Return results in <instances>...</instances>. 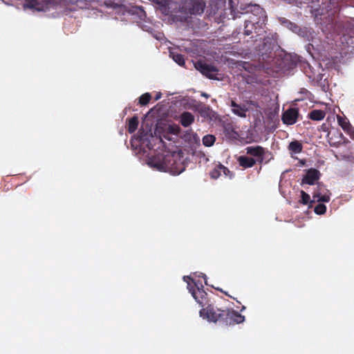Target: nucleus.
<instances>
[{
	"instance_id": "a878e982",
	"label": "nucleus",
	"mask_w": 354,
	"mask_h": 354,
	"mask_svg": "<svg viewBox=\"0 0 354 354\" xmlns=\"http://www.w3.org/2000/svg\"><path fill=\"white\" fill-rule=\"evenodd\" d=\"M282 22L288 23L290 26V28H295V29L298 28V26L295 24L292 23L286 19H284V21H283Z\"/></svg>"
},
{
	"instance_id": "412c9836",
	"label": "nucleus",
	"mask_w": 354,
	"mask_h": 354,
	"mask_svg": "<svg viewBox=\"0 0 354 354\" xmlns=\"http://www.w3.org/2000/svg\"><path fill=\"white\" fill-rule=\"evenodd\" d=\"M221 167V164L219 163L211 171H210V177L213 179H217L221 175L222 169L219 167Z\"/></svg>"
},
{
	"instance_id": "9b49d317",
	"label": "nucleus",
	"mask_w": 354,
	"mask_h": 354,
	"mask_svg": "<svg viewBox=\"0 0 354 354\" xmlns=\"http://www.w3.org/2000/svg\"><path fill=\"white\" fill-rule=\"evenodd\" d=\"M230 106L232 113L241 118H245L248 109L245 104H239L234 100H230Z\"/></svg>"
},
{
	"instance_id": "9d476101",
	"label": "nucleus",
	"mask_w": 354,
	"mask_h": 354,
	"mask_svg": "<svg viewBox=\"0 0 354 354\" xmlns=\"http://www.w3.org/2000/svg\"><path fill=\"white\" fill-rule=\"evenodd\" d=\"M317 188H318L317 191L313 194V201H311V203L315 202V201H317V202H322V203L329 202V201H330L329 191L326 189V192L324 194H322L324 186V185H322L320 183L318 184Z\"/></svg>"
},
{
	"instance_id": "ddd939ff",
	"label": "nucleus",
	"mask_w": 354,
	"mask_h": 354,
	"mask_svg": "<svg viewBox=\"0 0 354 354\" xmlns=\"http://www.w3.org/2000/svg\"><path fill=\"white\" fill-rule=\"evenodd\" d=\"M241 167L244 169L252 167L257 162L255 158L246 156H241L237 159Z\"/></svg>"
},
{
	"instance_id": "473e14b6",
	"label": "nucleus",
	"mask_w": 354,
	"mask_h": 354,
	"mask_svg": "<svg viewBox=\"0 0 354 354\" xmlns=\"http://www.w3.org/2000/svg\"><path fill=\"white\" fill-rule=\"evenodd\" d=\"M315 1H316V0H314ZM319 0H317V1H319Z\"/></svg>"
},
{
	"instance_id": "1a4fd4ad",
	"label": "nucleus",
	"mask_w": 354,
	"mask_h": 354,
	"mask_svg": "<svg viewBox=\"0 0 354 354\" xmlns=\"http://www.w3.org/2000/svg\"><path fill=\"white\" fill-rule=\"evenodd\" d=\"M320 171L315 168H310L306 171L305 176L301 180V185L306 184L313 185L320 178Z\"/></svg>"
},
{
	"instance_id": "bb28decb",
	"label": "nucleus",
	"mask_w": 354,
	"mask_h": 354,
	"mask_svg": "<svg viewBox=\"0 0 354 354\" xmlns=\"http://www.w3.org/2000/svg\"><path fill=\"white\" fill-rule=\"evenodd\" d=\"M160 97H161V93H158V94L156 95V97H155V100H159V99L160 98Z\"/></svg>"
},
{
	"instance_id": "b1692460",
	"label": "nucleus",
	"mask_w": 354,
	"mask_h": 354,
	"mask_svg": "<svg viewBox=\"0 0 354 354\" xmlns=\"http://www.w3.org/2000/svg\"><path fill=\"white\" fill-rule=\"evenodd\" d=\"M326 211V207L325 205L322 203L317 204L314 209V212L315 214L318 215L324 214Z\"/></svg>"
},
{
	"instance_id": "7c9ffc66",
	"label": "nucleus",
	"mask_w": 354,
	"mask_h": 354,
	"mask_svg": "<svg viewBox=\"0 0 354 354\" xmlns=\"http://www.w3.org/2000/svg\"><path fill=\"white\" fill-rule=\"evenodd\" d=\"M245 308H245V306H241V310H245Z\"/></svg>"
},
{
	"instance_id": "f3484780",
	"label": "nucleus",
	"mask_w": 354,
	"mask_h": 354,
	"mask_svg": "<svg viewBox=\"0 0 354 354\" xmlns=\"http://www.w3.org/2000/svg\"><path fill=\"white\" fill-rule=\"evenodd\" d=\"M288 149L291 153L297 154L302 151L303 145L299 141L294 140L289 143Z\"/></svg>"
},
{
	"instance_id": "f8f14e48",
	"label": "nucleus",
	"mask_w": 354,
	"mask_h": 354,
	"mask_svg": "<svg viewBox=\"0 0 354 354\" xmlns=\"http://www.w3.org/2000/svg\"><path fill=\"white\" fill-rule=\"evenodd\" d=\"M194 122V115L189 112L184 111L182 113L179 118V122L184 127H188Z\"/></svg>"
},
{
	"instance_id": "39448f33",
	"label": "nucleus",
	"mask_w": 354,
	"mask_h": 354,
	"mask_svg": "<svg viewBox=\"0 0 354 354\" xmlns=\"http://www.w3.org/2000/svg\"><path fill=\"white\" fill-rule=\"evenodd\" d=\"M196 68L203 75L209 79L219 80L218 70L213 65L207 64L203 61L199 60L195 63Z\"/></svg>"
},
{
	"instance_id": "dca6fc26",
	"label": "nucleus",
	"mask_w": 354,
	"mask_h": 354,
	"mask_svg": "<svg viewBox=\"0 0 354 354\" xmlns=\"http://www.w3.org/2000/svg\"><path fill=\"white\" fill-rule=\"evenodd\" d=\"M326 116V112L323 110L315 109L308 113V118L315 121H320Z\"/></svg>"
},
{
	"instance_id": "0eeeda50",
	"label": "nucleus",
	"mask_w": 354,
	"mask_h": 354,
	"mask_svg": "<svg viewBox=\"0 0 354 354\" xmlns=\"http://www.w3.org/2000/svg\"><path fill=\"white\" fill-rule=\"evenodd\" d=\"M246 153L255 158V160L259 164H262L264 159L266 149L261 146H249L245 149Z\"/></svg>"
},
{
	"instance_id": "cd10ccee",
	"label": "nucleus",
	"mask_w": 354,
	"mask_h": 354,
	"mask_svg": "<svg viewBox=\"0 0 354 354\" xmlns=\"http://www.w3.org/2000/svg\"><path fill=\"white\" fill-rule=\"evenodd\" d=\"M204 277V279H205V285H207V277H206V275H204V277Z\"/></svg>"
},
{
	"instance_id": "423d86ee",
	"label": "nucleus",
	"mask_w": 354,
	"mask_h": 354,
	"mask_svg": "<svg viewBox=\"0 0 354 354\" xmlns=\"http://www.w3.org/2000/svg\"><path fill=\"white\" fill-rule=\"evenodd\" d=\"M205 3L203 0H187L182 8L185 12L190 15H201L204 12Z\"/></svg>"
},
{
	"instance_id": "6e6552de",
	"label": "nucleus",
	"mask_w": 354,
	"mask_h": 354,
	"mask_svg": "<svg viewBox=\"0 0 354 354\" xmlns=\"http://www.w3.org/2000/svg\"><path fill=\"white\" fill-rule=\"evenodd\" d=\"M299 115L297 108L290 107L282 113L281 120L286 125H292L297 122Z\"/></svg>"
},
{
	"instance_id": "c85d7f7f",
	"label": "nucleus",
	"mask_w": 354,
	"mask_h": 354,
	"mask_svg": "<svg viewBox=\"0 0 354 354\" xmlns=\"http://www.w3.org/2000/svg\"><path fill=\"white\" fill-rule=\"evenodd\" d=\"M202 96H204L205 97H209V95L207 94H206V93H203Z\"/></svg>"
},
{
	"instance_id": "2eb2a0df",
	"label": "nucleus",
	"mask_w": 354,
	"mask_h": 354,
	"mask_svg": "<svg viewBox=\"0 0 354 354\" xmlns=\"http://www.w3.org/2000/svg\"><path fill=\"white\" fill-rule=\"evenodd\" d=\"M337 122L346 133H351L353 129L351 123L346 118L342 116H337Z\"/></svg>"
},
{
	"instance_id": "f03ea898",
	"label": "nucleus",
	"mask_w": 354,
	"mask_h": 354,
	"mask_svg": "<svg viewBox=\"0 0 354 354\" xmlns=\"http://www.w3.org/2000/svg\"><path fill=\"white\" fill-rule=\"evenodd\" d=\"M58 3L69 11L107 5L106 0H25L24 8L32 11H46L57 6Z\"/></svg>"
},
{
	"instance_id": "a211bd4d",
	"label": "nucleus",
	"mask_w": 354,
	"mask_h": 354,
	"mask_svg": "<svg viewBox=\"0 0 354 354\" xmlns=\"http://www.w3.org/2000/svg\"><path fill=\"white\" fill-rule=\"evenodd\" d=\"M138 118L137 116L132 117L128 122L127 130L129 133H134L138 127Z\"/></svg>"
},
{
	"instance_id": "aec40b11",
	"label": "nucleus",
	"mask_w": 354,
	"mask_h": 354,
	"mask_svg": "<svg viewBox=\"0 0 354 354\" xmlns=\"http://www.w3.org/2000/svg\"><path fill=\"white\" fill-rule=\"evenodd\" d=\"M215 140H216L215 136L213 135H209V134L205 136L202 140L203 144L205 147H212L214 145V143L215 142Z\"/></svg>"
},
{
	"instance_id": "f257e3e1",
	"label": "nucleus",
	"mask_w": 354,
	"mask_h": 354,
	"mask_svg": "<svg viewBox=\"0 0 354 354\" xmlns=\"http://www.w3.org/2000/svg\"><path fill=\"white\" fill-rule=\"evenodd\" d=\"M239 14L249 15L245 20L244 34L250 35L253 32L260 35L266 25L267 16L265 10L258 4H241L239 8H234L231 5V15L232 19L241 17Z\"/></svg>"
},
{
	"instance_id": "6ab92c4d",
	"label": "nucleus",
	"mask_w": 354,
	"mask_h": 354,
	"mask_svg": "<svg viewBox=\"0 0 354 354\" xmlns=\"http://www.w3.org/2000/svg\"><path fill=\"white\" fill-rule=\"evenodd\" d=\"M170 57H171L174 61L176 62L178 65H185V59L183 55L175 52H170Z\"/></svg>"
},
{
	"instance_id": "7ed1b4c3",
	"label": "nucleus",
	"mask_w": 354,
	"mask_h": 354,
	"mask_svg": "<svg viewBox=\"0 0 354 354\" xmlns=\"http://www.w3.org/2000/svg\"><path fill=\"white\" fill-rule=\"evenodd\" d=\"M150 165L159 171L170 170L174 175H179L185 169L180 160L176 161L173 156L169 155L154 157L150 160Z\"/></svg>"
},
{
	"instance_id": "5701e85b",
	"label": "nucleus",
	"mask_w": 354,
	"mask_h": 354,
	"mask_svg": "<svg viewBox=\"0 0 354 354\" xmlns=\"http://www.w3.org/2000/svg\"><path fill=\"white\" fill-rule=\"evenodd\" d=\"M301 199L299 200V203L303 205H308L310 201V196L308 194L306 193L304 190H301Z\"/></svg>"
},
{
	"instance_id": "4be33fe9",
	"label": "nucleus",
	"mask_w": 354,
	"mask_h": 354,
	"mask_svg": "<svg viewBox=\"0 0 354 354\" xmlns=\"http://www.w3.org/2000/svg\"><path fill=\"white\" fill-rule=\"evenodd\" d=\"M151 99V95L149 93H145L139 97V104L142 106L147 105Z\"/></svg>"
},
{
	"instance_id": "c756f323",
	"label": "nucleus",
	"mask_w": 354,
	"mask_h": 354,
	"mask_svg": "<svg viewBox=\"0 0 354 354\" xmlns=\"http://www.w3.org/2000/svg\"><path fill=\"white\" fill-rule=\"evenodd\" d=\"M250 104L253 105V106H256L255 103L254 102H252V101H250Z\"/></svg>"
},
{
	"instance_id": "4468645a",
	"label": "nucleus",
	"mask_w": 354,
	"mask_h": 354,
	"mask_svg": "<svg viewBox=\"0 0 354 354\" xmlns=\"http://www.w3.org/2000/svg\"><path fill=\"white\" fill-rule=\"evenodd\" d=\"M340 0H328V2H322V10H326L327 12L333 11V13L339 10Z\"/></svg>"
},
{
	"instance_id": "393cba45",
	"label": "nucleus",
	"mask_w": 354,
	"mask_h": 354,
	"mask_svg": "<svg viewBox=\"0 0 354 354\" xmlns=\"http://www.w3.org/2000/svg\"><path fill=\"white\" fill-rule=\"evenodd\" d=\"M219 168L222 169L221 172L226 177H228L230 179H232L234 177V173L232 172L231 171H230L228 168L225 167L223 165H221V167H220Z\"/></svg>"
},
{
	"instance_id": "2f4dec72",
	"label": "nucleus",
	"mask_w": 354,
	"mask_h": 354,
	"mask_svg": "<svg viewBox=\"0 0 354 354\" xmlns=\"http://www.w3.org/2000/svg\"><path fill=\"white\" fill-rule=\"evenodd\" d=\"M217 290H220V291L223 292L222 289H218V288H217Z\"/></svg>"
},
{
	"instance_id": "20e7f679",
	"label": "nucleus",
	"mask_w": 354,
	"mask_h": 354,
	"mask_svg": "<svg viewBox=\"0 0 354 354\" xmlns=\"http://www.w3.org/2000/svg\"><path fill=\"white\" fill-rule=\"evenodd\" d=\"M187 278L192 280L194 283L192 285L188 283V288L193 297L201 307V310H214V307L207 297V293L203 289V286L201 284V287H199L189 277H187Z\"/></svg>"
}]
</instances>
